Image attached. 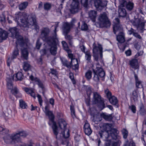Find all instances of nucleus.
<instances>
[{
	"label": "nucleus",
	"instance_id": "1",
	"mask_svg": "<svg viewBox=\"0 0 146 146\" xmlns=\"http://www.w3.org/2000/svg\"><path fill=\"white\" fill-rule=\"evenodd\" d=\"M27 14L25 13L19 12L15 14V17L16 21L20 20L21 23V28L23 30L29 28V25L33 26L34 29L37 32H38L39 27L36 21L35 15L32 13L30 14L27 18Z\"/></svg>",
	"mask_w": 146,
	"mask_h": 146
},
{
	"label": "nucleus",
	"instance_id": "2",
	"mask_svg": "<svg viewBox=\"0 0 146 146\" xmlns=\"http://www.w3.org/2000/svg\"><path fill=\"white\" fill-rule=\"evenodd\" d=\"M50 31L48 27H43L40 30V38L43 41L46 42L50 47V52L51 54L56 55L57 50V35L54 33L51 36H49Z\"/></svg>",
	"mask_w": 146,
	"mask_h": 146
},
{
	"label": "nucleus",
	"instance_id": "3",
	"mask_svg": "<svg viewBox=\"0 0 146 146\" xmlns=\"http://www.w3.org/2000/svg\"><path fill=\"white\" fill-rule=\"evenodd\" d=\"M9 31L11 33V37L17 39L16 44H18L21 47H23L25 44V40L23 37L19 35L18 29L16 27L10 28Z\"/></svg>",
	"mask_w": 146,
	"mask_h": 146
},
{
	"label": "nucleus",
	"instance_id": "4",
	"mask_svg": "<svg viewBox=\"0 0 146 146\" xmlns=\"http://www.w3.org/2000/svg\"><path fill=\"white\" fill-rule=\"evenodd\" d=\"M93 56L95 60L97 61L98 60V55L100 56V60L101 62H103V48L101 45L98 44V46H97L95 43L93 44Z\"/></svg>",
	"mask_w": 146,
	"mask_h": 146
},
{
	"label": "nucleus",
	"instance_id": "5",
	"mask_svg": "<svg viewBox=\"0 0 146 146\" xmlns=\"http://www.w3.org/2000/svg\"><path fill=\"white\" fill-rule=\"evenodd\" d=\"M59 126L62 129H64V131L61 133L62 137L65 139H67L70 136V132L68 129H66L67 123L64 120L60 119L58 121Z\"/></svg>",
	"mask_w": 146,
	"mask_h": 146
},
{
	"label": "nucleus",
	"instance_id": "6",
	"mask_svg": "<svg viewBox=\"0 0 146 146\" xmlns=\"http://www.w3.org/2000/svg\"><path fill=\"white\" fill-rule=\"evenodd\" d=\"M92 71L94 74L93 79L96 82L99 81V76L102 78L105 76V72L102 68L97 67L95 69H92Z\"/></svg>",
	"mask_w": 146,
	"mask_h": 146
},
{
	"label": "nucleus",
	"instance_id": "7",
	"mask_svg": "<svg viewBox=\"0 0 146 146\" xmlns=\"http://www.w3.org/2000/svg\"><path fill=\"white\" fill-rule=\"evenodd\" d=\"M99 21L100 24L102 25L103 27L109 28L111 25V22L109 20L106 14L105 13L100 15L99 18Z\"/></svg>",
	"mask_w": 146,
	"mask_h": 146
},
{
	"label": "nucleus",
	"instance_id": "8",
	"mask_svg": "<svg viewBox=\"0 0 146 146\" xmlns=\"http://www.w3.org/2000/svg\"><path fill=\"white\" fill-rule=\"evenodd\" d=\"M5 142L7 144H15L17 143L14 134L12 135H7L3 138Z\"/></svg>",
	"mask_w": 146,
	"mask_h": 146
},
{
	"label": "nucleus",
	"instance_id": "9",
	"mask_svg": "<svg viewBox=\"0 0 146 146\" xmlns=\"http://www.w3.org/2000/svg\"><path fill=\"white\" fill-rule=\"evenodd\" d=\"M49 105L47 104L45 106L44 112L46 115L49 118L50 121L52 123L54 122V116L53 113L52 111H50L49 109Z\"/></svg>",
	"mask_w": 146,
	"mask_h": 146
},
{
	"label": "nucleus",
	"instance_id": "10",
	"mask_svg": "<svg viewBox=\"0 0 146 146\" xmlns=\"http://www.w3.org/2000/svg\"><path fill=\"white\" fill-rule=\"evenodd\" d=\"M79 3L78 0H73L70 10L72 13L74 14L78 11L79 9Z\"/></svg>",
	"mask_w": 146,
	"mask_h": 146
},
{
	"label": "nucleus",
	"instance_id": "11",
	"mask_svg": "<svg viewBox=\"0 0 146 146\" xmlns=\"http://www.w3.org/2000/svg\"><path fill=\"white\" fill-rule=\"evenodd\" d=\"M107 3V1L106 0H96L94 1L95 7L100 9L106 7Z\"/></svg>",
	"mask_w": 146,
	"mask_h": 146
},
{
	"label": "nucleus",
	"instance_id": "12",
	"mask_svg": "<svg viewBox=\"0 0 146 146\" xmlns=\"http://www.w3.org/2000/svg\"><path fill=\"white\" fill-rule=\"evenodd\" d=\"M116 23L114 24L113 27V32L114 34H116L117 31H120L122 29L121 25L120 24L119 20L118 18L115 19Z\"/></svg>",
	"mask_w": 146,
	"mask_h": 146
},
{
	"label": "nucleus",
	"instance_id": "13",
	"mask_svg": "<svg viewBox=\"0 0 146 146\" xmlns=\"http://www.w3.org/2000/svg\"><path fill=\"white\" fill-rule=\"evenodd\" d=\"M93 95L92 103L93 104H97L103 99L97 92H94Z\"/></svg>",
	"mask_w": 146,
	"mask_h": 146
},
{
	"label": "nucleus",
	"instance_id": "14",
	"mask_svg": "<svg viewBox=\"0 0 146 146\" xmlns=\"http://www.w3.org/2000/svg\"><path fill=\"white\" fill-rule=\"evenodd\" d=\"M71 28L70 24L68 22L64 23L62 27L63 34H68L70 31Z\"/></svg>",
	"mask_w": 146,
	"mask_h": 146
},
{
	"label": "nucleus",
	"instance_id": "15",
	"mask_svg": "<svg viewBox=\"0 0 146 146\" xmlns=\"http://www.w3.org/2000/svg\"><path fill=\"white\" fill-rule=\"evenodd\" d=\"M118 33V35H117V40L121 43H123L125 41L124 34L123 32L122 29H121L120 31L117 32L116 33Z\"/></svg>",
	"mask_w": 146,
	"mask_h": 146
},
{
	"label": "nucleus",
	"instance_id": "16",
	"mask_svg": "<svg viewBox=\"0 0 146 146\" xmlns=\"http://www.w3.org/2000/svg\"><path fill=\"white\" fill-rule=\"evenodd\" d=\"M17 143L21 142V140L20 137H26L27 134L25 131H23L14 134Z\"/></svg>",
	"mask_w": 146,
	"mask_h": 146
},
{
	"label": "nucleus",
	"instance_id": "17",
	"mask_svg": "<svg viewBox=\"0 0 146 146\" xmlns=\"http://www.w3.org/2000/svg\"><path fill=\"white\" fill-rule=\"evenodd\" d=\"M84 129L85 134L90 135L92 133V131L90 127V124L88 122H86L84 126Z\"/></svg>",
	"mask_w": 146,
	"mask_h": 146
},
{
	"label": "nucleus",
	"instance_id": "18",
	"mask_svg": "<svg viewBox=\"0 0 146 146\" xmlns=\"http://www.w3.org/2000/svg\"><path fill=\"white\" fill-rule=\"evenodd\" d=\"M8 36V33L6 31L0 28V42L6 39Z\"/></svg>",
	"mask_w": 146,
	"mask_h": 146
},
{
	"label": "nucleus",
	"instance_id": "19",
	"mask_svg": "<svg viewBox=\"0 0 146 146\" xmlns=\"http://www.w3.org/2000/svg\"><path fill=\"white\" fill-rule=\"evenodd\" d=\"M97 14V11L94 10H91L88 12L89 17L93 22L96 21Z\"/></svg>",
	"mask_w": 146,
	"mask_h": 146
},
{
	"label": "nucleus",
	"instance_id": "20",
	"mask_svg": "<svg viewBox=\"0 0 146 146\" xmlns=\"http://www.w3.org/2000/svg\"><path fill=\"white\" fill-rule=\"evenodd\" d=\"M99 134L100 137L103 139L104 140L111 137L110 135L109 134L108 132L107 131H99Z\"/></svg>",
	"mask_w": 146,
	"mask_h": 146
},
{
	"label": "nucleus",
	"instance_id": "21",
	"mask_svg": "<svg viewBox=\"0 0 146 146\" xmlns=\"http://www.w3.org/2000/svg\"><path fill=\"white\" fill-rule=\"evenodd\" d=\"M129 64L132 68L135 70L138 69L139 67L138 60L136 59H133L130 60Z\"/></svg>",
	"mask_w": 146,
	"mask_h": 146
},
{
	"label": "nucleus",
	"instance_id": "22",
	"mask_svg": "<svg viewBox=\"0 0 146 146\" xmlns=\"http://www.w3.org/2000/svg\"><path fill=\"white\" fill-rule=\"evenodd\" d=\"M100 116L104 119L107 121H111L113 118L112 114H108L106 113H103L101 114Z\"/></svg>",
	"mask_w": 146,
	"mask_h": 146
},
{
	"label": "nucleus",
	"instance_id": "23",
	"mask_svg": "<svg viewBox=\"0 0 146 146\" xmlns=\"http://www.w3.org/2000/svg\"><path fill=\"white\" fill-rule=\"evenodd\" d=\"M111 133H110L111 137L113 139L116 140L118 139L117 134L119 133V132L117 130L115 129H112L111 131Z\"/></svg>",
	"mask_w": 146,
	"mask_h": 146
},
{
	"label": "nucleus",
	"instance_id": "24",
	"mask_svg": "<svg viewBox=\"0 0 146 146\" xmlns=\"http://www.w3.org/2000/svg\"><path fill=\"white\" fill-rule=\"evenodd\" d=\"M14 76H11V77L7 78L6 81L7 82V87L9 89H13V85L12 84V81L13 80Z\"/></svg>",
	"mask_w": 146,
	"mask_h": 146
},
{
	"label": "nucleus",
	"instance_id": "25",
	"mask_svg": "<svg viewBox=\"0 0 146 146\" xmlns=\"http://www.w3.org/2000/svg\"><path fill=\"white\" fill-rule=\"evenodd\" d=\"M85 91L88 96L90 98L93 90V89L90 86L84 85Z\"/></svg>",
	"mask_w": 146,
	"mask_h": 146
},
{
	"label": "nucleus",
	"instance_id": "26",
	"mask_svg": "<svg viewBox=\"0 0 146 146\" xmlns=\"http://www.w3.org/2000/svg\"><path fill=\"white\" fill-rule=\"evenodd\" d=\"M60 60L63 65L69 68H71L72 66V62H68L67 60L64 58H61Z\"/></svg>",
	"mask_w": 146,
	"mask_h": 146
},
{
	"label": "nucleus",
	"instance_id": "27",
	"mask_svg": "<svg viewBox=\"0 0 146 146\" xmlns=\"http://www.w3.org/2000/svg\"><path fill=\"white\" fill-rule=\"evenodd\" d=\"M118 13L120 17H124L127 14L126 10L123 8H119Z\"/></svg>",
	"mask_w": 146,
	"mask_h": 146
},
{
	"label": "nucleus",
	"instance_id": "28",
	"mask_svg": "<svg viewBox=\"0 0 146 146\" xmlns=\"http://www.w3.org/2000/svg\"><path fill=\"white\" fill-rule=\"evenodd\" d=\"M53 125L52 126V128L53 130V132L54 135L56 136V138H57V136L58 134V127L55 122L52 123Z\"/></svg>",
	"mask_w": 146,
	"mask_h": 146
},
{
	"label": "nucleus",
	"instance_id": "29",
	"mask_svg": "<svg viewBox=\"0 0 146 146\" xmlns=\"http://www.w3.org/2000/svg\"><path fill=\"white\" fill-rule=\"evenodd\" d=\"M108 100L110 103L113 105H116L118 104V100L117 98L114 96H112Z\"/></svg>",
	"mask_w": 146,
	"mask_h": 146
},
{
	"label": "nucleus",
	"instance_id": "30",
	"mask_svg": "<svg viewBox=\"0 0 146 146\" xmlns=\"http://www.w3.org/2000/svg\"><path fill=\"white\" fill-rule=\"evenodd\" d=\"M13 77H15L16 78L15 80V81L17 80H22L24 77V76L23 75L22 73L21 72H18L17 73L15 76L13 75Z\"/></svg>",
	"mask_w": 146,
	"mask_h": 146
},
{
	"label": "nucleus",
	"instance_id": "31",
	"mask_svg": "<svg viewBox=\"0 0 146 146\" xmlns=\"http://www.w3.org/2000/svg\"><path fill=\"white\" fill-rule=\"evenodd\" d=\"M97 104L98 105V107L101 110H102L106 107L104 99H102Z\"/></svg>",
	"mask_w": 146,
	"mask_h": 146
},
{
	"label": "nucleus",
	"instance_id": "32",
	"mask_svg": "<svg viewBox=\"0 0 146 146\" xmlns=\"http://www.w3.org/2000/svg\"><path fill=\"white\" fill-rule=\"evenodd\" d=\"M18 45H19L18 44H16V47L15 48L14 50L13 51L12 55L11 57L12 59L15 58L17 56L19 55V50L17 48Z\"/></svg>",
	"mask_w": 146,
	"mask_h": 146
},
{
	"label": "nucleus",
	"instance_id": "33",
	"mask_svg": "<svg viewBox=\"0 0 146 146\" xmlns=\"http://www.w3.org/2000/svg\"><path fill=\"white\" fill-rule=\"evenodd\" d=\"M22 55L23 58L27 60L28 58V52L26 48H24L21 50Z\"/></svg>",
	"mask_w": 146,
	"mask_h": 146
},
{
	"label": "nucleus",
	"instance_id": "34",
	"mask_svg": "<svg viewBox=\"0 0 146 146\" xmlns=\"http://www.w3.org/2000/svg\"><path fill=\"white\" fill-rule=\"evenodd\" d=\"M92 71L90 70H88L85 73V76L88 80L89 81L91 79L92 77Z\"/></svg>",
	"mask_w": 146,
	"mask_h": 146
},
{
	"label": "nucleus",
	"instance_id": "35",
	"mask_svg": "<svg viewBox=\"0 0 146 146\" xmlns=\"http://www.w3.org/2000/svg\"><path fill=\"white\" fill-rule=\"evenodd\" d=\"M30 65L27 62H24L23 65V69L25 71H27L31 69Z\"/></svg>",
	"mask_w": 146,
	"mask_h": 146
},
{
	"label": "nucleus",
	"instance_id": "36",
	"mask_svg": "<svg viewBox=\"0 0 146 146\" xmlns=\"http://www.w3.org/2000/svg\"><path fill=\"white\" fill-rule=\"evenodd\" d=\"M28 5V3L27 2H24L21 3L19 6V10H22L25 9Z\"/></svg>",
	"mask_w": 146,
	"mask_h": 146
},
{
	"label": "nucleus",
	"instance_id": "37",
	"mask_svg": "<svg viewBox=\"0 0 146 146\" xmlns=\"http://www.w3.org/2000/svg\"><path fill=\"white\" fill-rule=\"evenodd\" d=\"M138 98L137 93L136 90H135L132 92L131 98L133 99L134 102L137 101Z\"/></svg>",
	"mask_w": 146,
	"mask_h": 146
},
{
	"label": "nucleus",
	"instance_id": "38",
	"mask_svg": "<svg viewBox=\"0 0 146 146\" xmlns=\"http://www.w3.org/2000/svg\"><path fill=\"white\" fill-rule=\"evenodd\" d=\"M51 8V4L48 2L45 3L44 4V9L46 11L49 10Z\"/></svg>",
	"mask_w": 146,
	"mask_h": 146
},
{
	"label": "nucleus",
	"instance_id": "39",
	"mask_svg": "<svg viewBox=\"0 0 146 146\" xmlns=\"http://www.w3.org/2000/svg\"><path fill=\"white\" fill-rule=\"evenodd\" d=\"M85 54V59L87 60L90 62L91 57L90 52L89 51H87L86 52Z\"/></svg>",
	"mask_w": 146,
	"mask_h": 146
},
{
	"label": "nucleus",
	"instance_id": "40",
	"mask_svg": "<svg viewBox=\"0 0 146 146\" xmlns=\"http://www.w3.org/2000/svg\"><path fill=\"white\" fill-rule=\"evenodd\" d=\"M134 4L133 3L129 2L127 3L126 6L127 9L129 11L132 10Z\"/></svg>",
	"mask_w": 146,
	"mask_h": 146
},
{
	"label": "nucleus",
	"instance_id": "41",
	"mask_svg": "<svg viewBox=\"0 0 146 146\" xmlns=\"http://www.w3.org/2000/svg\"><path fill=\"white\" fill-rule=\"evenodd\" d=\"M19 104L20 106L22 108L25 109L27 107L26 104L23 100H19Z\"/></svg>",
	"mask_w": 146,
	"mask_h": 146
},
{
	"label": "nucleus",
	"instance_id": "42",
	"mask_svg": "<svg viewBox=\"0 0 146 146\" xmlns=\"http://www.w3.org/2000/svg\"><path fill=\"white\" fill-rule=\"evenodd\" d=\"M104 92L108 99L112 96L111 92L108 89H107L104 90Z\"/></svg>",
	"mask_w": 146,
	"mask_h": 146
},
{
	"label": "nucleus",
	"instance_id": "43",
	"mask_svg": "<svg viewBox=\"0 0 146 146\" xmlns=\"http://www.w3.org/2000/svg\"><path fill=\"white\" fill-rule=\"evenodd\" d=\"M121 132L123 138L125 139H126L128 135V131L126 129H123L122 130Z\"/></svg>",
	"mask_w": 146,
	"mask_h": 146
},
{
	"label": "nucleus",
	"instance_id": "44",
	"mask_svg": "<svg viewBox=\"0 0 146 146\" xmlns=\"http://www.w3.org/2000/svg\"><path fill=\"white\" fill-rule=\"evenodd\" d=\"M88 27L87 25L84 23L82 25L81 27V30L83 31H87L88 30Z\"/></svg>",
	"mask_w": 146,
	"mask_h": 146
},
{
	"label": "nucleus",
	"instance_id": "45",
	"mask_svg": "<svg viewBox=\"0 0 146 146\" xmlns=\"http://www.w3.org/2000/svg\"><path fill=\"white\" fill-rule=\"evenodd\" d=\"M70 110L71 112V115L73 118L75 117V111L74 106L72 105L70 106Z\"/></svg>",
	"mask_w": 146,
	"mask_h": 146
},
{
	"label": "nucleus",
	"instance_id": "46",
	"mask_svg": "<svg viewBox=\"0 0 146 146\" xmlns=\"http://www.w3.org/2000/svg\"><path fill=\"white\" fill-rule=\"evenodd\" d=\"M61 43L64 49L66 51H68L69 48L66 42L65 41H63Z\"/></svg>",
	"mask_w": 146,
	"mask_h": 146
},
{
	"label": "nucleus",
	"instance_id": "47",
	"mask_svg": "<svg viewBox=\"0 0 146 146\" xmlns=\"http://www.w3.org/2000/svg\"><path fill=\"white\" fill-rule=\"evenodd\" d=\"M89 1H90V0H81V3L84 7L85 8L87 7L88 5V3Z\"/></svg>",
	"mask_w": 146,
	"mask_h": 146
},
{
	"label": "nucleus",
	"instance_id": "48",
	"mask_svg": "<svg viewBox=\"0 0 146 146\" xmlns=\"http://www.w3.org/2000/svg\"><path fill=\"white\" fill-rule=\"evenodd\" d=\"M127 2L125 0H122L120 1L119 8H122L126 6Z\"/></svg>",
	"mask_w": 146,
	"mask_h": 146
},
{
	"label": "nucleus",
	"instance_id": "49",
	"mask_svg": "<svg viewBox=\"0 0 146 146\" xmlns=\"http://www.w3.org/2000/svg\"><path fill=\"white\" fill-rule=\"evenodd\" d=\"M140 111L142 114L144 115L146 111L143 104H141L140 107Z\"/></svg>",
	"mask_w": 146,
	"mask_h": 146
},
{
	"label": "nucleus",
	"instance_id": "50",
	"mask_svg": "<svg viewBox=\"0 0 146 146\" xmlns=\"http://www.w3.org/2000/svg\"><path fill=\"white\" fill-rule=\"evenodd\" d=\"M136 86L137 88H143L142 82L140 80L135 82Z\"/></svg>",
	"mask_w": 146,
	"mask_h": 146
},
{
	"label": "nucleus",
	"instance_id": "51",
	"mask_svg": "<svg viewBox=\"0 0 146 146\" xmlns=\"http://www.w3.org/2000/svg\"><path fill=\"white\" fill-rule=\"evenodd\" d=\"M69 78L71 79L72 81L73 84H75L76 82L74 79V77L73 74L72 73H70L69 74Z\"/></svg>",
	"mask_w": 146,
	"mask_h": 146
},
{
	"label": "nucleus",
	"instance_id": "52",
	"mask_svg": "<svg viewBox=\"0 0 146 146\" xmlns=\"http://www.w3.org/2000/svg\"><path fill=\"white\" fill-rule=\"evenodd\" d=\"M11 93L14 95L17 94L19 92V90L17 87H15L14 88L11 89Z\"/></svg>",
	"mask_w": 146,
	"mask_h": 146
},
{
	"label": "nucleus",
	"instance_id": "53",
	"mask_svg": "<svg viewBox=\"0 0 146 146\" xmlns=\"http://www.w3.org/2000/svg\"><path fill=\"white\" fill-rule=\"evenodd\" d=\"M129 109L133 113H135L136 111V108L135 106L132 105L129 106Z\"/></svg>",
	"mask_w": 146,
	"mask_h": 146
},
{
	"label": "nucleus",
	"instance_id": "54",
	"mask_svg": "<svg viewBox=\"0 0 146 146\" xmlns=\"http://www.w3.org/2000/svg\"><path fill=\"white\" fill-rule=\"evenodd\" d=\"M36 82H37V84L42 89L44 88V86L42 83L39 79H37V80Z\"/></svg>",
	"mask_w": 146,
	"mask_h": 146
},
{
	"label": "nucleus",
	"instance_id": "55",
	"mask_svg": "<svg viewBox=\"0 0 146 146\" xmlns=\"http://www.w3.org/2000/svg\"><path fill=\"white\" fill-rule=\"evenodd\" d=\"M67 52L68 53V56L69 58H70L71 59V61L70 62H72L73 60H75L76 59L74 58H73V54L71 53H69V50L67 51Z\"/></svg>",
	"mask_w": 146,
	"mask_h": 146
},
{
	"label": "nucleus",
	"instance_id": "56",
	"mask_svg": "<svg viewBox=\"0 0 146 146\" xmlns=\"http://www.w3.org/2000/svg\"><path fill=\"white\" fill-rule=\"evenodd\" d=\"M42 45L41 43L40 42V40L39 39H38L36 42V48L38 49L39 50L40 48V47Z\"/></svg>",
	"mask_w": 146,
	"mask_h": 146
},
{
	"label": "nucleus",
	"instance_id": "57",
	"mask_svg": "<svg viewBox=\"0 0 146 146\" xmlns=\"http://www.w3.org/2000/svg\"><path fill=\"white\" fill-rule=\"evenodd\" d=\"M75 61L76 62V64H75L74 65L72 64L73 66V69L74 70H78L79 68V65L78 64V60L77 59H75Z\"/></svg>",
	"mask_w": 146,
	"mask_h": 146
},
{
	"label": "nucleus",
	"instance_id": "58",
	"mask_svg": "<svg viewBox=\"0 0 146 146\" xmlns=\"http://www.w3.org/2000/svg\"><path fill=\"white\" fill-rule=\"evenodd\" d=\"M37 97L38 98V100L40 105V106H42V104L43 102V101L41 96L39 94H38Z\"/></svg>",
	"mask_w": 146,
	"mask_h": 146
},
{
	"label": "nucleus",
	"instance_id": "59",
	"mask_svg": "<svg viewBox=\"0 0 146 146\" xmlns=\"http://www.w3.org/2000/svg\"><path fill=\"white\" fill-rule=\"evenodd\" d=\"M24 90L28 94H30L33 91L32 89L27 87L24 88Z\"/></svg>",
	"mask_w": 146,
	"mask_h": 146
},
{
	"label": "nucleus",
	"instance_id": "60",
	"mask_svg": "<svg viewBox=\"0 0 146 146\" xmlns=\"http://www.w3.org/2000/svg\"><path fill=\"white\" fill-rule=\"evenodd\" d=\"M65 38L68 40H72L73 37L72 36L68 35V34L65 35V34H63Z\"/></svg>",
	"mask_w": 146,
	"mask_h": 146
},
{
	"label": "nucleus",
	"instance_id": "61",
	"mask_svg": "<svg viewBox=\"0 0 146 146\" xmlns=\"http://www.w3.org/2000/svg\"><path fill=\"white\" fill-rule=\"evenodd\" d=\"M81 137L80 135L78 134H76L74 136V139L77 142H79L80 139Z\"/></svg>",
	"mask_w": 146,
	"mask_h": 146
},
{
	"label": "nucleus",
	"instance_id": "62",
	"mask_svg": "<svg viewBox=\"0 0 146 146\" xmlns=\"http://www.w3.org/2000/svg\"><path fill=\"white\" fill-rule=\"evenodd\" d=\"M105 146H110L111 144V141L110 139H106Z\"/></svg>",
	"mask_w": 146,
	"mask_h": 146
},
{
	"label": "nucleus",
	"instance_id": "63",
	"mask_svg": "<svg viewBox=\"0 0 146 146\" xmlns=\"http://www.w3.org/2000/svg\"><path fill=\"white\" fill-rule=\"evenodd\" d=\"M133 36H134L135 37L139 39H141V37L140 35H139L138 33L136 32V31H135L134 34H133Z\"/></svg>",
	"mask_w": 146,
	"mask_h": 146
},
{
	"label": "nucleus",
	"instance_id": "64",
	"mask_svg": "<svg viewBox=\"0 0 146 146\" xmlns=\"http://www.w3.org/2000/svg\"><path fill=\"white\" fill-rule=\"evenodd\" d=\"M121 142V141L117 139V141L114 142L112 144L111 146H118L119 144Z\"/></svg>",
	"mask_w": 146,
	"mask_h": 146
}]
</instances>
